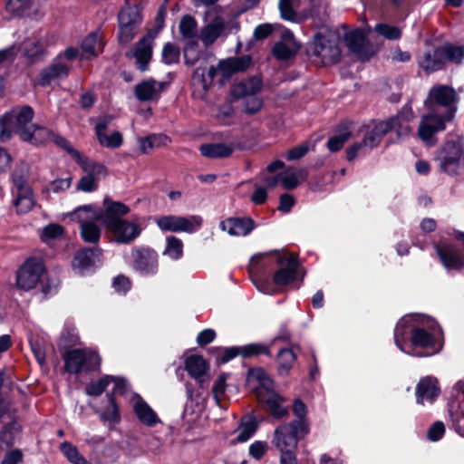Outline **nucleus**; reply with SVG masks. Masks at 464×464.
<instances>
[{
    "mask_svg": "<svg viewBox=\"0 0 464 464\" xmlns=\"http://www.w3.org/2000/svg\"><path fill=\"white\" fill-rule=\"evenodd\" d=\"M375 31L388 40H397L401 35V30L398 27L386 24H377Z\"/></svg>",
    "mask_w": 464,
    "mask_h": 464,
    "instance_id": "bf43d9fd",
    "label": "nucleus"
},
{
    "mask_svg": "<svg viewBox=\"0 0 464 464\" xmlns=\"http://www.w3.org/2000/svg\"><path fill=\"white\" fill-rule=\"evenodd\" d=\"M112 121L111 116H105L99 119L96 126L97 139L102 146L111 149H116L121 146L123 138L121 132L114 131L111 135L106 133L109 124Z\"/></svg>",
    "mask_w": 464,
    "mask_h": 464,
    "instance_id": "b1692460",
    "label": "nucleus"
},
{
    "mask_svg": "<svg viewBox=\"0 0 464 464\" xmlns=\"http://www.w3.org/2000/svg\"><path fill=\"white\" fill-rule=\"evenodd\" d=\"M304 177L305 176H275L274 182L269 183V186L272 188L278 184H281L282 187L285 189H293L296 188L299 184L303 183ZM309 177L311 179H307V182L311 185V188L313 190L323 189V187L320 184L323 179V176Z\"/></svg>",
    "mask_w": 464,
    "mask_h": 464,
    "instance_id": "7c9ffc66",
    "label": "nucleus"
},
{
    "mask_svg": "<svg viewBox=\"0 0 464 464\" xmlns=\"http://www.w3.org/2000/svg\"><path fill=\"white\" fill-rule=\"evenodd\" d=\"M185 369L201 386L208 380L207 372L208 365L202 356L190 355L185 361Z\"/></svg>",
    "mask_w": 464,
    "mask_h": 464,
    "instance_id": "473e14b6",
    "label": "nucleus"
},
{
    "mask_svg": "<svg viewBox=\"0 0 464 464\" xmlns=\"http://www.w3.org/2000/svg\"><path fill=\"white\" fill-rule=\"evenodd\" d=\"M63 232L64 229L61 225L53 223L43 228L40 237L44 242L49 243L52 240L61 237Z\"/></svg>",
    "mask_w": 464,
    "mask_h": 464,
    "instance_id": "4d7b16f0",
    "label": "nucleus"
},
{
    "mask_svg": "<svg viewBox=\"0 0 464 464\" xmlns=\"http://www.w3.org/2000/svg\"><path fill=\"white\" fill-rule=\"evenodd\" d=\"M103 213L98 211V214L102 217L101 220L105 227L121 219V217H123L130 212V208L128 206L120 201H114L110 198H105L103 199Z\"/></svg>",
    "mask_w": 464,
    "mask_h": 464,
    "instance_id": "a878e982",
    "label": "nucleus"
},
{
    "mask_svg": "<svg viewBox=\"0 0 464 464\" xmlns=\"http://www.w3.org/2000/svg\"><path fill=\"white\" fill-rule=\"evenodd\" d=\"M307 53L314 63L323 65L335 63L341 55L335 34L324 29L314 36L307 47Z\"/></svg>",
    "mask_w": 464,
    "mask_h": 464,
    "instance_id": "20e7f679",
    "label": "nucleus"
},
{
    "mask_svg": "<svg viewBox=\"0 0 464 464\" xmlns=\"http://www.w3.org/2000/svg\"><path fill=\"white\" fill-rule=\"evenodd\" d=\"M300 5V0H280L279 9L281 15L285 20L295 21L296 18V9Z\"/></svg>",
    "mask_w": 464,
    "mask_h": 464,
    "instance_id": "8fccbe9b",
    "label": "nucleus"
},
{
    "mask_svg": "<svg viewBox=\"0 0 464 464\" xmlns=\"http://www.w3.org/2000/svg\"><path fill=\"white\" fill-rule=\"evenodd\" d=\"M71 218L81 223V237L86 243L95 244L100 240L101 229L96 221L101 220L102 217L92 205L79 207L72 214Z\"/></svg>",
    "mask_w": 464,
    "mask_h": 464,
    "instance_id": "6e6552de",
    "label": "nucleus"
},
{
    "mask_svg": "<svg viewBox=\"0 0 464 464\" xmlns=\"http://www.w3.org/2000/svg\"><path fill=\"white\" fill-rule=\"evenodd\" d=\"M418 64L427 73L443 69L445 59L440 47L428 48L420 53L418 57Z\"/></svg>",
    "mask_w": 464,
    "mask_h": 464,
    "instance_id": "393cba45",
    "label": "nucleus"
},
{
    "mask_svg": "<svg viewBox=\"0 0 464 464\" xmlns=\"http://www.w3.org/2000/svg\"><path fill=\"white\" fill-rule=\"evenodd\" d=\"M392 123L380 121L372 127L366 126L361 130L362 140L354 143L347 150V160H353L359 153H366L372 148L379 145L382 137L391 130Z\"/></svg>",
    "mask_w": 464,
    "mask_h": 464,
    "instance_id": "1a4fd4ad",
    "label": "nucleus"
},
{
    "mask_svg": "<svg viewBox=\"0 0 464 464\" xmlns=\"http://www.w3.org/2000/svg\"><path fill=\"white\" fill-rule=\"evenodd\" d=\"M157 226L162 231L170 232H185L194 233L198 231L203 224V218L198 215H192L188 217L181 216H162L155 219Z\"/></svg>",
    "mask_w": 464,
    "mask_h": 464,
    "instance_id": "f8f14e48",
    "label": "nucleus"
},
{
    "mask_svg": "<svg viewBox=\"0 0 464 464\" xmlns=\"http://www.w3.org/2000/svg\"><path fill=\"white\" fill-rule=\"evenodd\" d=\"M12 193L18 214L28 213L34 206V197L26 176H13Z\"/></svg>",
    "mask_w": 464,
    "mask_h": 464,
    "instance_id": "ddd939ff",
    "label": "nucleus"
},
{
    "mask_svg": "<svg viewBox=\"0 0 464 464\" xmlns=\"http://www.w3.org/2000/svg\"><path fill=\"white\" fill-rule=\"evenodd\" d=\"M61 450L72 464H88L86 459L79 453L77 448L71 443L63 442L61 445Z\"/></svg>",
    "mask_w": 464,
    "mask_h": 464,
    "instance_id": "6e6d98bb",
    "label": "nucleus"
},
{
    "mask_svg": "<svg viewBox=\"0 0 464 464\" xmlns=\"http://www.w3.org/2000/svg\"><path fill=\"white\" fill-rule=\"evenodd\" d=\"M257 423L253 416H246L242 419L241 423L237 430L236 442L247 441L256 432Z\"/></svg>",
    "mask_w": 464,
    "mask_h": 464,
    "instance_id": "a19ab883",
    "label": "nucleus"
},
{
    "mask_svg": "<svg viewBox=\"0 0 464 464\" xmlns=\"http://www.w3.org/2000/svg\"><path fill=\"white\" fill-rule=\"evenodd\" d=\"M48 140H53L56 145L67 150L82 167V171L87 174H102L107 171L104 165L97 163L89 158L81 155L80 152L72 149L69 142L63 137L50 132V138L46 141Z\"/></svg>",
    "mask_w": 464,
    "mask_h": 464,
    "instance_id": "4468645a",
    "label": "nucleus"
},
{
    "mask_svg": "<svg viewBox=\"0 0 464 464\" xmlns=\"http://www.w3.org/2000/svg\"><path fill=\"white\" fill-rule=\"evenodd\" d=\"M420 316H412L408 315L403 318H401L394 331V341L397 345V347L403 353L407 354H413L411 351L407 350L405 347V340L408 333L411 331L412 333V330L416 328L418 325H414L413 321L416 319L418 320Z\"/></svg>",
    "mask_w": 464,
    "mask_h": 464,
    "instance_id": "4c0bfd02",
    "label": "nucleus"
},
{
    "mask_svg": "<svg viewBox=\"0 0 464 464\" xmlns=\"http://www.w3.org/2000/svg\"><path fill=\"white\" fill-rule=\"evenodd\" d=\"M112 375H106L96 382H90L86 388V393L91 396L101 395L109 384L111 383Z\"/></svg>",
    "mask_w": 464,
    "mask_h": 464,
    "instance_id": "864d4df0",
    "label": "nucleus"
},
{
    "mask_svg": "<svg viewBox=\"0 0 464 464\" xmlns=\"http://www.w3.org/2000/svg\"><path fill=\"white\" fill-rule=\"evenodd\" d=\"M442 55L446 61L460 63L464 58V45H454L452 44H445L440 46Z\"/></svg>",
    "mask_w": 464,
    "mask_h": 464,
    "instance_id": "c03bdc74",
    "label": "nucleus"
},
{
    "mask_svg": "<svg viewBox=\"0 0 464 464\" xmlns=\"http://www.w3.org/2000/svg\"><path fill=\"white\" fill-rule=\"evenodd\" d=\"M142 21L141 8L137 2L126 0L118 14V39L121 44H127L134 38Z\"/></svg>",
    "mask_w": 464,
    "mask_h": 464,
    "instance_id": "39448f33",
    "label": "nucleus"
},
{
    "mask_svg": "<svg viewBox=\"0 0 464 464\" xmlns=\"http://www.w3.org/2000/svg\"><path fill=\"white\" fill-rule=\"evenodd\" d=\"M255 227L254 221L249 218H229L220 223V228L230 236L245 237Z\"/></svg>",
    "mask_w": 464,
    "mask_h": 464,
    "instance_id": "cd10ccee",
    "label": "nucleus"
},
{
    "mask_svg": "<svg viewBox=\"0 0 464 464\" xmlns=\"http://www.w3.org/2000/svg\"><path fill=\"white\" fill-rule=\"evenodd\" d=\"M437 253L447 269H459L464 266V255L454 246H438Z\"/></svg>",
    "mask_w": 464,
    "mask_h": 464,
    "instance_id": "2f4dec72",
    "label": "nucleus"
},
{
    "mask_svg": "<svg viewBox=\"0 0 464 464\" xmlns=\"http://www.w3.org/2000/svg\"><path fill=\"white\" fill-rule=\"evenodd\" d=\"M197 22L191 15H184L179 23V32L186 39H192L196 36Z\"/></svg>",
    "mask_w": 464,
    "mask_h": 464,
    "instance_id": "603ef678",
    "label": "nucleus"
},
{
    "mask_svg": "<svg viewBox=\"0 0 464 464\" xmlns=\"http://www.w3.org/2000/svg\"><path fill=\"white\" fill-rule=\"evenodd\" d=\"M314 150V144L311 141H305L288 150L285 153V158L289 161L299 160Z\"/></svg>",
    "mask_w": 464,
    "mask_h": 464,
    "instance_id": "de8ad7c7",
    "label": "nucleus"
},
{
    "mask_svg": "<svg viewBox=\"0 0 464 464\" xmlns=\"http://www.w3.org/2000/svg\"><path fill=\"white\" fill-rule=\"evenodd\" d=\"M262 81L260 78L254 76L244 79L236 83L232 88V95L236 99H245L255 94H259L262 90Z\"/></svg>",
    "mask_w": 464,
    "mask_h": 464,
    "instance_id": "c9c22d12",
    "label": "nucleus"
},
{
    "mask_svg": "<svg viewBox=\"0 0 464 464\" xmlns=\"http://www.w3.org/2000/svg\"><path fill=\"white\" fill-rule=\"evenodd\" d=\"M449 121L446 119L445 114L439 115L437 113H430L422 117L420 128L419 136L430 144H433L430 141L433 135L440 130L445 129V122Z\"/></svg>",
    "mask_w": 464,
    "mask_h": 464,
    "instance_id": "412c9836",
    "label": "nucleus"
},
{
    "mask_svg": "<svg viewBox=\"0 0 464 464\" xmlns=\"http://www.w3.org/2000/svg\"><path fill=\"white\" fill-rule=\"evenodd\" d=\"M45 273L43 261L36 257H30L19 267L16 272V285L18 288L29 291L42 282Z\"/></svg>",
    "mask_w": 464,
    "mask_h": 464,
    "instance_id": "9b49d317",
    "label": "nucleus"
},
{
    "mask_svg": "<svg viewBox=\"0 0 464 464\" xmlns=\"http://www.w3.org/2000/svg\"><path fill=\"white\" fill-rule=\"evenodd\" d=\"M350 137L351 132L349 130H343L338 135L331 137L327 142V147L331 151H337Z\"/></svg>",
    "mask_w": 464,
    "mask_h": 464,
    "instance_id": "0e129e2a",
    "label": "nucleus"
},
{
    "mask_svg": "<svg viewBox=\"0 0 464 464\" xmlns=\"http://www.w3.org/2000/svg\"><path fill=\"white\" fill-rule=\"evenodd\" d=\"M244 100V111L246 114L252 115L258 112L263 107V100L255 94L253 96L246 97Z\"/></svg>",
    "mask_w": 464,
    "mask_h": 464,
    "instance_id": "052dcab7",
    "label": "nucleus"
},
{
    "mask_svg": "<svg viewBox=\"0 0 464 464\" xmlns=\"http://www.w3.org/2000/svg\"><path fill=\"white\" fill-rule=\"evenodd\" d=\"M32 5V0H8L5 9L13 15L24 16L29 14Z\"/></svg>",
    "mask_w": 464,
    "mask_h": 464,
    "instance_id": "a18cd8bd",
    "label": "nucleus"
},
{
    "mask_svg": "<svg viewBox=\"0 0 464 464\" xmlns=\"http://www.w3.org/2000/svg\"><path fill=\"white\" fill-rule=\"evenodd\" d=\"M163 89V82L149 79L137 84L134 89V93L139 101L147 102L158 99Z\"/></svg>",
    "mask_w": 464,
    "mask_h": 464,
    "instance_id": "f704fd0d",
    "label": "nucleus"
},
{
    "mask_svg": "<svg viewBox=\"0 0 464 464\" xmlns=\"http://www.w3.org/2000/svg\"><path fill=\"white\" fill-rule=\"evenodd\" d=\"M246 383L257 399L274 390V382L268 373L260 367L253 368L248 371Z\"/></svg>",
    "mask_w": 464,
    "mask_h": 464,
    "instance_id": "f3484780",
    "label": "nucleus"
},
{
    "mask_svg": "<svg viewBox=\"0 0 464 464\" xmlns=\"http://www.w3.org/2000/svg\"><path fill=\"white\" fill-rule=\"evenodd\" d=\"M200 152L208 158H224L233 152L232 147L223 143H208L200 146Z\"/></svg>",
    "mask_w": 464,
    "mask_h": 464,
    "instance_id": "79ce46f5",
    "label": "nucleus"
},
{
    "mask_svg": "<svg viewBox=\"0 0 464 464\" xmlns=\"http://www.w3.org/2000/svg\"><path fill=\"white\" fill-rule=\"evenodd\" d=\"M458 97L453 88L448 85H436L430 89L425 102L428 108L435 111L436 107L445 108V115L448 121H451L456 112Z\"/></svg>",
    "mask_w": 464,
    "mask_h": 464,
    "instance_id": "9d476101",
    "label": "nucleus"
},
{
    "mask_svg": "<svg viewBox=\"0 0 464 464\" xmlns=\"http://www.w3.org/2000/svg\"><path fill=\"white\" fill-rule=\"evenodd\" d=\"M197 46V42H191L184 49L185 63L188 65H194L199 58Z\"/></svg>",
    "mask_w": 464,
    "mask_h": 464,
    "instance_id": "338daca9",
    "label": "nucleus"
},
{
    "mask_svg": "<svg viewBox=\"0 0 464 464\" xmlns=\"http://www.w3.org/2000/svg\"><path fill=\"white\" fill-rule=\"evenodd\" d=\"M118 243H130L140 234L141 229L136 222L119 219L106 226Z\"/></svg>",
    "mask_w": 464,
    "mask_h": 464,
    "instance_id": "a211bd4d",
    "label": "nucleus"
},
{
    "mask_svg": "<svg viewBox=\"0 0 464 464\" xmlns=\"http://www.w3.org/2000/svg\"><path fill=\"white\" fill-rule=\"evenodd\" d=\"M154 38L155 35L150 33L146 34L135 44L131 52L132 56L136 59L135 64L141 72L147 70L151 59Z\"/></svg>",
    "mask_w": 464,
    "mask_h": 464,
    "instance_id": "4be33fe9",
    "label": "nucleus"
},
{
    "mask_svg": "<svg viewBox=\"0 0 464 464\" xmlns=\"http://www.w3.org/2000/svg\"><path fill=\"white\" fill-rule=\"evenodd\" d=\"M422 325L426 324L428 329L423 326H417L412 330L411 344L415 347L427 349L426 353H418L411 351L414 356H430L438 353L440 349L439 342L440 329L436 326L434 321L420 316Z\"/></svg>",
    "mask_w": 464,
    "mask_h": 464,
    "instance_id": "423d86ee",
    "label": "nucleus"
},
{
    "mask_svg": "<svg viewBox=\"0 0 464 464\" xmlns=\"http://www.w3.org/2000/svg\"><path fill=\"white\" fill-rule=\"evenodd\" d=\"M164 255L174 260L179 259L183 255L182 241L173 236L167 237V246L164 250Z\"/></svg>",
    "mask_w": 464,
    "mask_h": 464,
    "instance_id": "09e8293b",
    "label": "nucleus"
},
{
    "mask_svg": "<svg viewBox=\"0 0 464 464\" xmlns=\"http://www.w3.org/2000/svg\"><path fill=\"white\" fill-rule=\"evenodd\" d=\"M268 445L266 441L256 440L249 446V455L255 459H260L267 451Z\"/></svg>",
    "mask_w": 464,
    "mask_h": 464,
    "instance_id": "774afa93",
    "label": "nucleus"
},
{
    "mask_svg": "<svg viewBox=\"0 0 464 464\" xmlns=\"http://www.w3.org/2000/svg\"><path fill=\"white\" fill-rule=\"evenodd\" d=\"M440 393L438 382L435 378L425 377L420 381L416 388L417 403L424 405L432 403Z\"/></svg>",
    "mask_w": 464,
    "mask_h": 464,
    "instance_id": "bb28decb",
    "label": "nucleus"
},
{
    "mask_svg": "<svg viewBox=\"0 0 464 464\" xmlns=\"http://www.w3.org/2000/svg\"><path fill=\"white\" fill-rule=\"evenodd\" d=\"M179 54V48L174 44L168 43L164 45L162 50V60L167 64L178 63Z\"/></svg>",
    "mask_w": 464,
    "mask_h": 464,
    "instance_id": "13d9d810",
    "label": "nucleus"
},
{
    "mask_svg": "<svg viewBox=\"0 0 464 464\" xmlns=\"http://www.w3.org/2000/svg\"><path fill=\"white\" fill-rule=\"evenodd\" d=\"M170 139L164 134H152L139 140L140 150L144 154L150 153L154 149L167 146Z\"/></svg>",
    "mask_w": 464,
    "mask_h": 464,
    "instance_id": "ea45409f",
    "label": "nucleus"
},
{
    "mask_svg": "<svg viewBox=\"0 0 464 464\" xmlns=\"http://www.w3.org/2000/svg\"><path fill=\"white\" fill-rule=\"evenodd\" d=\"M250 63L251 59L249 56L235 57L220 61L218 70L219 74H221V82L224 83L233 73L246 71Z\"/></svg>",
    "mask_w": 464,
    "mask_h": 464,
    "instance_id": "c85d7f7f",
    "label": "nucleus"
},
{
    "mask_svg": "<svg viewBox=\"0 0 464 464\" xmlns=\"http://www.w3.org/2000/svg\"><path fill=\"white\" fill-rule=\"evenodd\" d=\"M264 404L266 410L275 418L280 419L287 415L288 409L284 405L285 399L281 397L275 390L257 399Z\"/></svg>",
    "mask_w": 464,
    "mask_h": 464,
    "instance_id": "72a5a7b5",
    "label": "nucleus"
},
{
    "mask_svg": "<svg viewBox=\"0 0 464 464\" xmlns=\"http://www.w3.org/2000/svg\"><path fill=\"white\" fill-rule=\"evenodd\" d=\"M225 30V20L218 15H216L205 26L202 27L199 39L205 44L209 46L223 34Z\"/></svg>",
    "mask_w": 464,
    "mask_h": 464,
    "instance_id": "e433bc0d",
    "label": "nucleus"
},
{
    "mask_svg": "<svg viewBox=\"0 0 464 464\" xmlns=\"http://www.w3.org/2000/svg\"><path fill=\"white\" fill-rule=\"evenodd\" d=\"M102 43L98 33H92L82 44V50L87 58L96 57L102 51Z\"/></svg>",
    "mask_w": 464,
    "mask_h": 464,
    "instance_id": "37998d69",
    "label": "nucleus"
},
{
    "mask_svg": "<svg viewBox=\"0 0 464 464\" xmlns=\"http://www.w3.org/2000/svg\"><path fill=\"white\" fill-rule=\"evenodd\" d=\"M227 377L228 375L227 373H221L215 381L212 388L213 397L219 407H222V400L225 397Z\"/></svg>",
    "mask_w": 464,
    "mask_h": 464,
    "instance_id": "5fc2aeb1",
    "label": "nucleus"
},
{
    "mask_svg": "<svg viewBox=\"0 0 464 464\" xmlns=\"http://www.w3.org/2000/svg\"><path fill=\"white\" fill-rule=\"evenodd\" d=\"M385 122L392 123L391 130H395L399 137L407 135L411 131L408 120H404L401 116L391 118L390 120L385 121Z\"/></svg>",
    "mask_w": 464,
    "mask_h": 464,
    "instance_id": "680f3d73",
    "label": "nucleus"
},
{
    "mask_svg": "<svg viewBox=\"0 0 464 464\" xmlns=\"http://www.w3.org/2000/svg\"><path fill=\"white\" fill-rule=\"evenodd\" d=\"M99 264H101V250L98 248H83L76 253L72 261V267L80 275H85Z\"/></svg>",
    "mask_w": 464,
    "mask_h": 464,
    "instance_id": "6ab92c4d",
    "label": "nucleus"
},
{
    "mask_svg": "<svg viewBox=\"0 0 464 464\" xmlns=\"http://www.w3.org/2000/svg\"><path fill=\"white\" fill-rule=\"evenodd\" d=\"M296 256L287 251H274L254 256L248 272L258 291L266 295L277 293V287L293 283L297 278Z\"/></svg>",
    "mask_w": 464,
    "mask_h": 464,
    "instance_id": "f257e3e1",
    "label": "nucleus"
},
{
    "mask_svg": "<svg viewBox=\"0 0 464 464\" xmlns=\"http://www.w3.org/2000/svg\"><path fill=\"white\" fill-rule=\"evenodd\" d=\"M344 41L349 49L356 53L359 58L365 60L372 55L368 50L365 34L362 30L355 29L346 33L344 34Z\"/></svg>",
    "mask_w": 464,
    "mask_h": 464,
    "instance_id": "c756f323",
    "label": "nucleus"
},
{
    "mask_svg": "<svg viewBox=\"0 0 464 464\" xmlns=\"http://www.w3.org/2000/svg\"><path fill=\"white\" fill-rule=\"evenodd\" d=\"M133 409L139 420L146 426L152 427L160 422L156 412L141 397H135Z\"/></svg>",
    "mask_w": 464,
    "mask_h": 464,
    "instance_id": "58836bf2",
    "label": "nucleus"
},
{
    "mask_svg": "<svg viewBox=\"0 0 464 464\" xmlns=\"http://www.w3.org/2000/svg\"><path fill=\"white\" fill-rule=\"evenodd\" d=\"M109 408L107 411L101 412V417L110 422H117L119 420V409L112 395H108Z\"/></svg>",
    "mask_w": 464,
    "mask_h": 464,
    "instance_id": "e2e57ef3",
    "label": "nucleus"
},
{
    "mask_svg": "<svg viewBox=\"0 0 464 464\" xmlns=\"http://www.w3.org/2000/svg\"><path fill=\"white\" fill-rule=\"evenodd\" d=\"M97 176H82L77 184V189L83 192H92L98 188Z\"/></svg>",
    "mask_w": 464,
    "mask_h": 464,
    "instance_id": "69168bd1",
    "label": "nucleus"
},
{
    "mask_svg": "<svg viewBox=\"0 0 464 464\" xmlns=\"http://www.w3.org/2000/svg\"><path fill=\"white\" fill-rule=\"evenodd\" d=\"M70 68V65L61 59L53 61V63L41 71L38 84L41 86H48L57 80L66 78L69 74Z\"/></svg>",
    "mask_w": 464,
    "mask_h": 464,
    "instance_id": "5701e85b",
    "label": "nucleus"
},
{
    "mask_svg": "<svg viewBox=\"0 0 464 464\" xmlns=\"http://www.w3.org/2000/svg\"><path fill=\"white\" fill-rule=\"evenodd\" d=\"M63 360L66 372L73 374L97 371L102 362L95 351L87 348L69 351L63 355Z\"/></svg>",
    "mask_w": 464,
    "mask_h": 464,
    "instance_id": "0eeeda50",
    "label": "nucleus"
},
{
    "mask_svg": "<svg viewBox=\"0 0 464 464\" xmlns=\"http://www.w3.org/2000/svg\"><path fill=\"white\" fill-rule=\"evenodd\" d=\"M240 355L244 358H248L259 354L270 355V349L267 345L263 343H249L246 345L239 346Z\"/></svg>",
    "mask_w": 464,
    "mask_h": 464,
    "instance_id": "3c124183",
    "label": "nucleus"
},
{
    "mask_svg": "<svg viewBox=\"0 0 464 464\" xmlns=\"http://www.w3.org/2000/svg\"><path fill=\"white\" fill-rule=\"evenodd\" d=\"M308 433L309 424L304 420L284 423L275 430L272 443L281 453V464H296L298 440Z\"/></svg>",
    "mask_w": 464,
    "mask_h": 464,
    "instance_id": "7ed1b4c3",
    "label": "nucleus"
},
{
    "mask_svg": "<svg viewBox=\"0 0 464 464\" xmlns=\"http://www.w3.org/2000/svg\"><path fill=\"white\" fill-rule=\"evenodd\" d=\"M132 261L134 268L143 275L154 274L158 269V256L149 248L134 250Z\"/></svg>",
    "mask_w": 464,
    "mask_h": 464,
    "instance_id": "aec40b11",
    "label": "nucleus"
},
{
    "mask_svg": "<svg viewBox=\"0 0 464 464\" xmlns=\"http://www.w3.org/2000/svg\"><path fill=\"white\" fill-rule=\"evenodd\" d=\"M440 170L443 172H454L463 161V151L457 142H447L439 153L438 159Z\"/></svg>",
    "mask_w": 464,
    "mask_h": 464,
    "instance_id": "2eb2a0df",
    "label": "nucleus"
},
{
    "mask_svg": "<svg viewBox=\"0 0 464 464\" xmlns=\"http://www.w3.org/2000/svg\"><path fill=\"white\" fill-rule=\"evenodd\" d=\"M277 360L279 374L286 375L295 361V355L290 349H282L278 353Z\"/></svg>",
    "mask_w": 464,
    "mask_h": 464,
    "instance_id": "49530a36",
    "label": "nucleus"
},
{
    "mask_svg": "<svg viewBox=\"0 0 464 464\" xmlns=\"http://www.w3.org/2000/svg\"><path fill=\"white\" fill-rule=\"evenodd\" d=\"M300 49V44L295 40L293 33L287 29L281 32V37L272 49L273 55L280 61L293 59Z\"/></svg>",
    "mask_w": 464,
    "mask_h": 464,
    "instance_id": "dca6fc26",
    "label": "nucleus"
},
{
    "mask_svg": "<svg viewBox=\"0 0 464 464\" xmlns=\"http://www.w3.org/2000/svg\"><path fill=\"white\" fill-rule=\"evenodd\" d=\"M34 111L30 106H24L18 111L5 115L0 120V139L6 141L14 132L26 142L34 145L46 142L50 138V131L42 126L31 124Z\"/></svg>",
    "mask_w": 464,
    "mask_h": 464,
    "instance_id": "f03ea898",
    "label": "nucleus"
}]
</instances>
